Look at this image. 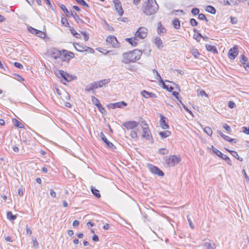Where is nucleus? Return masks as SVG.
<instances>
[{
  "instance_id": "49",
  "label": "nucleus",
  "mask_w": 249,
  "mask_h": 249,
  "mask_svg": "<svg viewBox=\"0 0 249 249\" xmlns=\"http://www.w3.org/2000/svg\"><path fill=\"white\" fill-rule=\"evenodd\" d=\"M223 160H225V161L227 162V163L229 165H232V163H231V160L226 155H224V158Z\"/></svg>"
},
{
  "instance_id": "48",
  "label": "nucleus",
  "mask_w": 249,
  "mask_h": 249,
  "mask_svg": "<svg viewBox=\"0 0 249 249\" xmlns=\"http://www.w3.org/2000/svg\"><path fill=\"white\" fill-rule=\"evenodd\" d=\"M93 89L92 83L87 85L85 88V90L87 91H90Z\"/></svg>"
},
{
  "instance_id": "55",
  "label": "nucleus",
  "mask_w": 249,
  "mask_h": 249,
  "mask_svg": "<svg viewBox=\"0 0 249 249\" xmlns=\"http://www.w3.org/2000/svg\"><path fill=\"white\" fill-rule=\"evenodd\" d=\"M14 65L16 67L19 69H21L23 68V66L20 63L16 62L14 63Z\"/></svg>"
},
{
  "instance_id": "31",
  "label": "nucleus",
  "mask_w": 249,
  "mask_h": 249,
  "mask_svg": "<svg viewBox=\"0 0 249 249\" xmlns=\"http://www.w3.org/2000/svg\"><path fill=\"white\" fill-rule=\"evenodd\" d=\"M13 122H14V125L16 127L20 128H22L24 127L23 124L22 123H21L20 122L18 121L17 119H14L13 120Z\"/></svg>"
},
{
  "instance_id": "44",
  "label": "nucleus",
  "mask_w": 249,
  "mask_h": 249,
  "mask_svg": "<svg viewBox=\"0 0 249 249\" xmlns=\"http://www.w3.org/2000/svg\"><path fill=\"white\" fill-rule=\"evenodd\" d=\"M77 2L81 5L85 6L87 7H89V5L84 0H78Z\"/></svg>"
},
{
  "instance_id": "38",
  "label": "nucleus",
  "mask_w": 249,
  "mask_h": 249,
  "mask_svg": "<svg viewBox=\"0 0 249 249\" xmlns=\"http://www.w3.org/2000/svg\"><path fill=\"white\" fill-rule=\"evenodd\" d=\"M59 6L65 14L69 13V10L64 4H59Z\"/></svg>"
},
{
  "instance_id": "10",
  "label": "nucleus",
  "mask_w": 249,
  "mask_h": 249,
  "mask_svg": "<svg viewBox=\"0 0 249 249\" xmlns=\"http://www.w3.org/2000/svg\"><path fill=\"white\" fill-rule=\"evenodd\" d=\"M160 126L163 129H166L169 128V126L167 122V118L161 114H160Z\"/></svg>"
},
{
  "instance_id": "16",
  "label": "nucleus",
  "mask_w": 249,
  "mask_h": 249,
  "mask_svg": "<svg viewBox=\"0 0 249 249\" xmlns=\"http://www.w3.org/2000/svg\"><path fill=\"white\" fill-rule=\"evenodd\" d=\"M202 246L203 249H215V244L209 240H204Z\"/></svg>"
},
{
  "instance_id": "3",
  "label": "nucleus",
  "mask_w": 249,
  "mask_h": 249,
  "mask_svg": "<svg viewBox=\"0 0 249 249\" xmlns=\"http://www.w3.org/2000/svg\"><path fill=\"white\" fill-rule=\"evenodd\" d=\"M164 160L168 166L174 167L181 161V159L179 155H172L165 157Z\"/></svg>"
},
{
  "instance_id": "26",
  "label": "nucleus",
  "mask_w": 249,
  "mask_h": 249,
  "mask_svg": "<svg viewBox=\"0 0 249 249\" xmlns=\"http://www.w3.org/2000/svg\"><path fill=\"white\" fill-rule=\"evenodd\" d=\"M159 134L161 138L164 139L171 135V132L168 130H165L164 131L160 132Z\"/></svg>"
},
{
  "instance_id": "28",
  "label": "nucleus",
  "mask_w": 249,
  "mask_h": 249,
  "mask_svg": "<svg viewBox=\"0 0 249 249\" xmlns=\"http://www.w3.org/2000/svg\"><path fill=\"white\" fill-rule=\"evenodd\" d=\"M227 150L235 158L237 159V160H238L240 161L243 160V159L239 156L238 153L236 151L231 150Z\"/></svg>"
},
{
  "instance_id": "50",
  "label": "nucleus",
  "mask_w": 249,
  "mask_h": 249,
  "mask_svg": "<svg viewBox=\"0 0 249 249\" xmlns=\"http://www.w3.org/2000/svg\"><path fill=\"white\" fill-rule=\"evenodd\" d=\"M217 133L218 134H219L220 135V136L222 137L225 140H226V139H228V136H227V135H224V134H223V133L220 131V130H218L217 131Z\"/></svg>"
},
{
  "instance_id": "61",
  "label": "nucleus",
  "mask_w": 249,
  "mask_h": 249,
  "mask_svg": "<svg viewBox=\"0 0 249 249\" xmlns=\"http://www.w3.org/2000/svg\"><path fill=\"white\" fill-rule=\"evenodd\" d=\"M66 55H68L71 58H73L74 56V53L71 52L67 51V53H66Z\"/></svg>"
},
{
  "instance_id": "17",
  "label": "nucleus",
  "mask_w": 249,
  "mask_h": 249,
  "mask_svg": "<svg viewBox=\"0 0 249 249\" xmlns=\"http://www.w3.org/2000/svg\"><path fill=\"white\" fill-rule=\"evenodd\" d=\"M142 137L146 140H150L152 138L151 132L149 128V127L143 128L142 129Z\"/></svg>"
},
{
  "instance_id": "1",
  "label": "nucleus",
  "mask_w": 249,
  "mask_h": 249,
  "mask_svg": "<svg viewBox=\"0 0 249 249\" xmlns=\"http://www.w3.org/2000/svg\"><path fill=\"white\" fill-rule=\"evenodd\" d=\"M142 54V52L141 51L138 49L124 53L123 54V60L122 62L125 64L134 62L140 59Z\"/></svg>"
},
{
  "instance_id": "30",
  "label": "nucleus",
  "mask_w": 249,
  "mask_h": 249,
  "mask_svg": "<svg viewBox=\"0 0 249 249\" xmlns=\"http://www.w3.org/2000/svg\"><path fill=\"white\" fill-rule=\"evenodd\" d=\"M206 11L212 14H214L216 13V9L211 5H208L206 7Z\"/></svg>"
},
{
  "instance_id": "35",
  "label": "nucleus",
  "mask_w": 249,
  "mask_h": 249,
  "mask_svg": "<svg viewBox=\"0 0 249 249\" xmlns=\"http://www.w3.org/2000/svg\"><path fill=\"white\" fill-rule=\"evenodd\" d=\"M214 153L219 158H220L222 159H223L224 158V154L222 153L219 150H218L217 149H214Z\"/></svg>"
},
{
  "instance_id": "53",
  "label": "nucleus",
  "mask_w": 249,
  "mask_h": 249,
  "mask_svg": "<svg viewBox=\"0 0 249 249\" xmlns=\"http://www.w3.org/2000/svg\"><path fill=\"white\" fill-rule=\"evenodd\" d=\"M248 59L244 55H242L240 57V62L242 63H243V62H247Z\"/></svg>"
},
{
  "instance_id": "27",
  "label": "nucleus",
  "mask_w": 249,
  "mask_h": 249,
  "mask_svg": "<svg viewBox=\"0 0 249 249\" xmlns=\"http://www.w3.org/2000/svg\"><path fill=\"white\" fill-rule=\"evenodd\" d=\"M172 25L174 28L176 29H179L180 27V21L178 20V18H175L172 21Z\"/></svg>"
},
{
  "instance_id": "20",
  "label": "nucleus",
  "mask_w": 249,
  "mask_h": 249,
  "mask_svg": "<svg viewBox=\"0 0 249 249\" xmlns=\"http://www.w3.org/2000/svg\"><path fill=\"white\" fill-rule=\"evenodd\" d=\"M205 47L208 51L211 52L215 54L218 53V51L215 46L206 44L205 45Z\"/></svg>"
},
{
  "instance_id": "42",
  "label": "nucleus",
  "mask_w": 249,
  "mask_h": 249,
  "mask_svg": "<svg viewBox=\"0 0 249 249\" xmlns=\"http://www.w3.org/2000/svg\"><path fill=\"white\" fill-rule=\"evenodd\" d=\"M61 23L62 24L66 27H67L69 26V23L67 19L66 18H63L61 19Z\"/></svg>"
},
{
  "instance_id": "59",
  "label": "nucleus",
  "mask_w": 249,
  "mask_h": 249,
  "mask_svg": "<svg viewBox=\"0 0 249 249\" xmlns=\"http://www.w3.org/2000/svg\"><path fill=\"white\" fill-rule=\"evenodd\" d=\"M230 18L232 24H236L237 22V19L236 18L231 17Z\"/></svg>"
},
{
  "instance_id": "13",
  "label": "nucleus",
  "mask_w": 249,
  "mask_h": 249,
  "mask_svg": "<svg viewBox=\"0 0 249 249\" xmlns=\"http://www.w3.org/2000/svg\"><path fill=\"white\" fill-rule=\"evenodd\" d=\"M91 101L97 107L99 110L102 113H104L106 112L105 109L102 106L99 100L94 96H91Z\"/></svg>"
},
{
  "instance_id": "47",
  "label": "nucleus",
  "mask_w": 249,
  "mask_h": 249,
  "mask_svg": "<svg viewBox=\"0 0 249 249\" xmlns=\"http://www.w3.org/2000/svg\"><path fill=\"white\" fill-rule=\"evenodd\" d=\"M199 12V10L196 8H193L191 11L192 14L194 16L198 15Z\"/></svg>"
},
{
  "instance_id": "60",
  "label": "nucleus",
  "mask_w": 249,
  "mask_h": 249,
  "mask_svg": "<svg viewBox=\"0 0 249 249\" xmlns=\"http://www.w3.org/2000/svg\"><path fill=\"white\" fill-rule=\"evenodd\" d=\"M226 141H227L231 143V142L236 143L237 142V140L236 139L231 138L229 136H228V139H226Z\"/></svg>"
},
{
  "instance_id": "62",
  "label": "nucleus",
  "mask_w": 249,
  "mask_h": 249,
  "mask_svg": "<svg viewBox=\"0 0 249 249\" xmlns=\"http://www.w3.org/2000/svg\"><path fill=\"white\" fill-rule=\"evenodd\" d=\"M198 94L202 96L203 95H205L206 97L208 96V95L205 93V91L203 90H200Z\"/></svg>"
},
{
  "instance_id": "18",
  "label": "nucleus",
  "mask_w": 249,
  "mask_h": 249,
  "mask_svg": "<svg viewBox=\"0 0 249 249\" xmlns=\"http://www.w3.org/2000/svg\"><path fill=\"white\" fill-rule=\"evenodd\" d=\"M74 47L76 51L80 52H83L86 51V49L88 48V47L86 45H80L78 43H75L73 44Z\"/></svg>"
},
{
  "instance_id": "32",
  "label": "nucleus",
  "mask_w": 249,
  "mask_h": 249,
  "mask_svg": "<svg viewBox=\"0 0 249 249\" xmlns=\"http://www.w3.org/2000/svg\"><path fill=\"white\" fill-rule=\"evenodd\" d=\"M158 153L163 155H167L169 153V150L165 148H160L159 149Z\"/></svg>"
},
{
  "instance_id": "6",
  "label": "nucleus",
  "mask_w": 249,
  "mask_h": 249,
  "mask_svg": "<svg viewBox=\"0 0 249 249\" xmlns=\"http://www.w3.org/2000/svg\"><path fill=\"white\" fill-rule=\"evenodd\" d=\"M148 167L150 171L154 174L157 175L159 176L162 177L164 176V173L158 167L153 165L152 164H149Z\"/></svg>"
},
{
  "instance_id": "56",
  "label": "nucleus",
  "mask_w": 249,
  "mask_h": 249,
  "mask_svg": "<svg viewBox=\"0 0 249 249\" xmlns=\"http://www.w3.org/2000/svg\"><path fill=\"white\" fill-rule=\"evenodd\" d=\"M187 218L188 221V222L189 223L190 226L191 227V228L192 229H194V225H193V223H192V221L191 220L190 217H189V215H188Z\"/></svg>"
},
{
  "instance_id": "12",
  "label": "nucleus",
  "mask_w": 249,
  "mask_h": 249,
  "mask_svg": "<svg viewBox=\"0 0 249 249\" xmlns=\"http://www.w3.org/2000/svg\"><path fill=\"white\" fill-rule=\"evenodd\" d=\"M107 42L111 44L113 47L117 48L119 47V43L116 37L114 36H110L106 39Z\"/></svg>"
},
{
  "instance_id": "64",
  "label": "nucleus",
  "mask_w": 249,
  "mask_h": 249,
  "mask_svg": "<svg viewBox=\"0 0 249 249\" xmlns=\"http://www.w3.org/2000/svg\"><path fill=\"white\" fill-rule=\"evenodd\" d=\"M79 222L77 220H75L73 221V222L72 223V225L74 227H78L79 226Z\"/></svg>"
},
{
  "instance_id": "11",
  "label": "nucleus",
  "mask_w": 249,
  "mask_h": 249,
  "mask_svg": "<svg viewBox=\"0 0 249 249\" xmlns=\"http://www.w3.org/2000/svg\"><path fill=\"white\" fill-rule=\"evenodd\" d=\"M100 136L102 140L106 143L108 147L111 149L112 150H114L116 148L115 145L107 140L103 132H100Z\"/></svg>"
},
{
  "instance_id": "14",
  "label": "nucleus",
  "mask_w": 249,
  "mask_h": 249,
  "mask_svg": "<svg viewBox=\"0 0 249 249\" xmlns=\"http://www.w3.org/2000/svg\"><path fill=\"white\" fill-rule=\"evenodd\" d=\"M238 54V47L234 46L231 48L228 53V56L230 59L233 60Z\"/></svg>"
},
{
  "instance_id": "19",
  "label": "nucleus",
  "mask_w": 249,
  "mask_h": 249,
  "mask_svg": "<svg viewBox=\"0 0 249 249\" xmlns=\"http://www.w3.org/2000/svg\"><path fill=\"white\" fill-rule=\"evenodd\" d=\"M141 94L142 96L145 98H156L157 97L155 94L152 92H148L145 90H142L141 92Z\"/></svg>"
},
{
  "instance_id": "8",
  "label": "nucleus",
  "mask_w": 249,
  "mask_h": 249,
  "mask_svg": "<svg viewBox=\"0 0 249 249\" xmlns=\"http://www.w3.org/2000/svg\"><path fill=\"white\" fill-rule=\"evenodd\" d=\"M140 123L138 122L133 121L124 122L123 125L127 129H133L139 125Z\"/></svg>"
},
{
  "instance_id": "5",
  "label": "nucleus",
  "mask_w": 249,
  "mask_h": 249,
  "mask_svg": "<svg viewBox=\"0 0 249 249\" xmlns=\"http://www.w3.org/2000/svg\"><path fill=\"white\" fill-rule=\"evenodd\" d=\"M114 3V7L119 16H122L124 14V10L122 8L121 2L120 0H112Z\"/></svg>"
},
{
  "instance_id": "29",
  "label": "nucleus",
  "mask_w": 249,
  "mask_h": 249,
  "mask_svg": "<svg viewBox=\"0 0 249 249\" xmlns=\"http://www.w3.org/2000/svg\"><path fill=\"white\" fill-rule=\"evenodd\" d=\"M91 191L92 193L97 197L100 198L101 197L100 194L99 193V191L96 189L95 188L91 186Z\"/></svg>"
},
{
  "instance_id": "21",
  "label": "nucleus",
  "mask_w": 249,
  "mask_h": 249,
  "mask_svg": "<svg viewBox=\"0 0 249 249\" xmlns=\"http://www.w3.org/2000/svg\"><path fill=\"white\" fill-rule=\"evenodd\" d=\"M154 43L159 49L163 47L162 41L159 37H156L154 39Z\"/></svg>"
},
{
  "instance_id": "46",
  "label": "nucleus",
  "mask_w": 249,
  "mask_h": 249,
  "mask_svg": "<svg viewBox=\"0 0 249 249\" xmlns=\"http://www.w3.org/2000/svg\"><path fill=\"white\" fill-rule=\"evenodd\" d=\"M28 31L29 32H30L31 33L33 34H35L36 35V34L37 33V31L38 30H36L32 27H29L28 28Z\"/></svg>"
},
{
  "instance_id": "25",
  "label": "nucleus",
  "mask_w": 249,
  "mask_h": 249,
  "mask_svg": "<svg viewBox=\"0 0 249 249\" xmlns=\"http://www.w3.org/2000/svg\"><path fill=\"white\" fill-rule=\"evenodd\" d=\"M70 31L71 33V34L73 35V36L77 38H80L81 37V36L79 34H78L75 30L71 26L69 27Z\"/></svg>"
},
{
  "instance_id": "40",
  "label": "nucleus",
  "mask_w": 249,
  "mask_h": 249,
  "mask_svg": "<svg viewBox=\"0 0 249 249\" xmlns=\"http://www.w3.org/2000/svg\"><path fill=\"white\" fill-rule=\"evenodd\" d=\"M36 35L38 37L43 38L45 37V34L41 31L38 30Z\"/></svg>"
},
{
  "instance_id": "45",
  "label": "nucleus",
  "mask_w": 249,
  "mask_h": 249,
  "mask_svg": "<svg viewBox=\"0 0 249 249\" xmlns=\"http://www.w3.org/2000/svg\"><path fill=\"white\" fill-rule=\"evenodd\" d=\"M140 126L141 128L149 127L148 124L146 123L145 120H142L140 123Z\"/></svg>"
},
{
  "instance_id": "37",
  "label": "nucleus",
  "mask_w": 249,
  "mask_h": 249,
  "mask_svg": "<svg viewBox=\"0 0 249 249\" xmlns=\"http://www.w3.org/2000/svg\"><path fill=\"white\" fill-rule=\"evenodd\" d=\"M204 131L207 133L209 136H211L213 133L212 130L210 127L206 126L204 128Z\"/></svg>"
},
{
  "instance_id": "23",
  "label": "nucleus",
  "mask_w": 249,
  "mask_h": 249,
  "mask_svg": "<svg viewBox=\"0 0 249 249\" xmlns=\"http://www.w3.org/2000/svg\"><path fill=\"white\" fill-rule=\"evenodd\" d=\"M165 28L162 25L161 22H159L158 24V33L159 34H163L166 32Z\"/></svg>"
},
{
  "instance_id": "39",
  "label": "nucleus",
  "mask_w": 249,
  "mask_h": 249,
  "mask_svg": "<svg viewBox=\"0 0 249 249\" xmlns=\"http://www.w3.org/2000/svg\"><path fill=\"white\" fill-rule=\"evenodd\" d=\"M130 136L132 138L137 139L138 138L137 132L135 130H132L130 134Z\"/></svg>"
},
{
  "instance_id": "2",
  "label": "nucleus",
  "mask_w": 249,
  "mask_h": 249,
  "mask_svg": "<svg viewBox=\"0 0 249 249\" xmlns=\"http://www.w3.org/2000/svg\"><path fill=\"white\" fill-rule=\"evenodd\" d=\"M159 6L155 0H148L143 7V12L146 15H151L157 12Z\"/></svg>"
},
{
  "instance_id": "33",
  "label": "nucleus",
  "mask_w": 249,
  "mask_h": 249,
  "mask_svg": "<svg viewBox=\"0 0 249 249\" xmlns=\"http://www.w3.org/2000/svg\"><path fill=\"white\" fill-rule=\"evenodd\" d=\"M66 78H67V79L66 80V83L71 82L74 79H76V76H73L72 75H70L67 73V75Z\"/></svg>"
},
{
  "instance_id": "63",
  "label": "nucleus",
  "mask_w": 249,
  "mask_h": 249,
  "mask_svg": "<svg viewBox=\"0 0 249 249\" xmlns=\"http://www.w3.org/2000/svg\"><path fill=\"white\" fill-rule=\"evenodd\" d=\"M106 28L110 31H113L114 28L113 27L110 26L106 22Z\"/></svg>"
},
{
  "instance_id": "57",
  "label": "nucleus",
  "mask_w": 249,
  "mask_h": 249,
  "mask_svg": "<svg viewBox=\"0 0 249 249\" xmlns=\"http://www.w3.org/2000/svg\"><path fill=\"white\" fill-rule=\"evenodd\" d=\"M223 127L228 132H231V127L227 124H224Z\"/></svg>"
},
{
  "instance_id": "7",
  "label": "nucleus",
  "mask_w": 249,
  "mask_h": 249,
  "mask_svg": "<svg viewBox=\"0 0 249 249\" xmlns=\"http://www.w3.org/2000/svg\"><path fill=\"white\" fill-rule=\"evenodd\" d=\"M56 76L60 79L62 83L66 84V80L67 79V72L63 70H58L55 72Z\"/></svg>"
},
{
  "instance_id": "51",
  "label": "nucleus",
  "mask_w": 249,
  "mask_h": 249,
  "mask_svg": "<svg viewBox=\"0 0 249 249\" xmlns=\"http://www.w3.org/2000/svg\"><path fill=\"white\" fill-rule=\"evenodd\" d=\"M236 106L235 104L231 101H230L228 102V107L231 108H233Z\"/></svg>"
},
{
  "instance_id": "54",
  "label": "nucleus",
  "mask_w": 249,
  "mask_h": 249,
  "mask_svg": "<svg viewBox=\"0 0 249 249\" xmlns=\"http://www.w3.org/2000/svg\"><path fill=\"white\" fill-rule=\"evenodd\" d=\"M81 34L84 36L85 41H88L89 38V34L84 32H82Z\"/></svg>"
},
{
  "instance_id": "52",
  "label": "nucleus",
  "mask_w": 249,
  "mask_h": 249,
  "mask_svg": "<svg viewBox=\"0 0 249 249\" xmlns=\"http://www.w3.org/2000/svg\"><path fill=\"white\" fill-rule=\"evenodd\" d=\"M198 18L200 20H205L206 21H207L205 16L203 14H199Z\"/></svg>"
},
{
  "instance_id": "22",
  "label": "nucleus",
  "mask_w": 249,
  "mask_h": 249,
  "mask_svg": "<svg viewBox=\"0 0 249 249\" xmlns=\"http://www.w3.org/2000/svg\"><path fill=\"white\" fill-rule=\"evenodd\" d=\"M110 82V79L109 78L105 79L99 81H97L98 87L99 88H102L103 86H105L107 84H108Z\"/></svg>"
},
{
  "instance_id": "36",
  "label": "nucleus",
  "mask_w": 249,
  "mask_h": 249,
  "mask_svg": "<svg viewBox=\"0 0 249 249\" xmlns=\"http://www.w3.org/2000/svg\"><path fill=\"white\" fill-rule=\"evenodd\" d=\"M191 53L195 58H198L200 54L196 49H193L191 51Z\"/></svg>"
},
{
  "instance_id": "34",
  "label": "nucleus",
  "mask_w": 249,
  "mask_h": 249,
  "mask_svg": "<svg viewBox=\"0 0 249 249\" xmlns=\"http://www.w3.org/2000/svg\"><path fill=\"white\" fill-rule=\"evenodd\" d=\"M7 217L8 219L11 220H14L16 219L17 216L16 215H13L12 212H8L7 213Z\"/></svg>"
},
{
  "instance_id": "58",
  "label": "nucleus",
  "mask_w": 249,
  "mask_h": 249,
  "mask_svg": "<svg viewBox=\"0 0 249 249\" xmlns=\"http://www.w3.org/2000/svg\"><path fill=\"white\" fill-rule=\"evenodd\" d=\"M197 36H200L204 41H208L209 40V37L207 36H203L200 33H197Z\"/></svg>"
},
{
  "instance_id": "4",
  "label": "nucleus",
  "mask_w": 249,
  "mask_h": 249,
  "mask_svg": "<svg viewBox=\"0 0 249 249\" xmlns=\"http://www.w3.org/2000/svg\"><path fill=\"white\" fill-rule=\"evenodd\" d=\"M147 28L144 27H140L135 34V37H139L141 39L144 38L147 36Z\"/></svg>"
},
{
  "instance_id": "43",
  "label": "nucleus",
  "mask_w": 249,
  "mask_h": 249,
  "mask_svg": "<svg viewBox=\"0 0 249 249\" xmlns=\"http://www.w3.org/2000/svg\"><path fill=\"white\" fill-rule=\"evenodd\" d=\"M190 24L193 27H195L198 25V22L195 18H192L190 19Z\"/></svg>"
},
{
  "instance_id": "15",
  "label": "nucleus",
  "mask_w": 249,
  "mask_h": 249,
  "mask_svg": "<svg viewBox=\"0 0 249 249\" xmlns=\"http://www.w3.org/2000/svg\"><path fill=\"white\" fill-rule=\"evenodd\" d=\"M127 106V104L124 101H121L115 103H111L108 105L109 108L114 109L117 107H123Z\"/></svg>"
},
{
  "instance_id": "9",
  "label": "nucleus",
  "mask_w": 249,
  "mask_h": 249,
  "mask_svg": "<svg viewBox=\"0 0 249 249\" xmlns=\"http://www.w3.org/2000/svg\"><path fill=\"white\" fill-rule=\"evenodd\" d=\"M53 57L55 59L61 58L62 56H66V50H62L60 51L56 48L52 49Z\"/></svg>"
},
{
  "instance_id": "41",
  "label": "nucleus",
  "mask_w": 249,
  "mask_h": 249,
  "mask_svg": "<svg viewBox=\"0 0 249 249\" xmlns=\"http://www.w3.org/2000/svg\"><path fill=\"white\" fill-rule=\"evenodd\" d=\"M74 17L73 18H74L75 20L77 23H79V22L83 23V20L79 18V16L76 13H74Z\"/></svg>"
},
{
  "instance_id": "24",
  "label": "nucleus",
  "mask_w": 249,
  "mask_h": 249,
  "mask_svg": "<svg viewBox=\"0 0 249 249\" xmlns=\"http://www.w3.org/2000/svg\"><path fill=\"white\" fill-rule=\"evenodd\" d=\"M125 40L132 46L135 47L137 45V42L136 41L137 40V37H135V36L133 38H127Z\"/></svg>"
}]
</instances>
